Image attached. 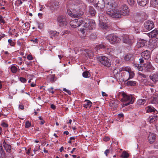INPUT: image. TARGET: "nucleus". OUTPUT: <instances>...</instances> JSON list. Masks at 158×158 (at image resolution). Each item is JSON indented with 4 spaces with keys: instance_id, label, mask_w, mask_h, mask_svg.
Listing matches in <instances>:
<instances>
[{
    "instance_id": "obj_1",
    "label": "nucleus",
    "mask_w": 158,
    "mask_h": 158,
    "mask_svg": "<svg viewBox=\"0 0 158 158\" xmlns=\"http://www.w3.org/2000/svg\"><path fill=\"white\" fill-rule=\"evenodd\" d=\"M107 7L106 13L113 18H120L121 15L123 16L128 15L129 13V9L127 6L124 5L122 6L120 11L116 9L117 2L114 0H111L106 4Z\"/></svg>"
},
{
    "instance_id": "obj_2",
    "label": "nucleus",
    "mask_w": 158,
    "mask_h": 158,
    "mask_svg": "<svg viewBox=\"0 0 158 158\" xmlns=\"http://www.w3.org/2000/svg\"><path fill=\"white\" fill-rule=\"evenodd\" d=\"M77 22L79 23V24L80 26L81 25L84 24L83 26V27L81 28L80 31L83 35L82 39H85L84 37L85 36L86 34L85 33L87 32L89 30L93 29L96 26L94 22L89 20V19H85L84 20H83L82 18H80L76 19Z\"/></svg>"
},
{
    "instance_id": "obj_3",
    "label": "nucleus",
    "mask_w": 158,
    "mask_h": 158,
    "mask_svg": "<svg viewBox=\"0 0 158 158\" xmlns=\"http://www.w3.org/2000/svg\"><path fill=\"white\" fill-rule=\"evenodd\" d=\"M117 94L118 97L121 98V102L124 103L122 105L123 107L133 103L134 98L131 95H127L124 92H119Z\"/></svg>"
},
{
    "instance_id": "obj_4",
    "label": "nucleus",
    "mask_w": 158,
    "mask_h": 158,
    "mask_svg": "<svg viewBox=\"0 0 158 158\" xmlns=\"http://www.w3.org/2000/svg\"><path fill=\"white\" fill-rule=\"evenodd\" d=\"M70 6L73 10L82 9V7H85V4L80 0H74L70 2Z\"/></svg>"
},
{
    "instance_id": "obj_5",
    "label": "nucleus",
    "mask_w": 158,
    "mask_h": 158,
    "mask_svg": "<svg viewBox=\"0 0 158 158\" xmlns=\"http://www.w3.org/2000/svg\"><path fill=\"white\" fill-rule=\"evenodd\" d=\"M57 21L60 27H65L69 23V20L66 16L62 15L57 17Z\"/></svg>"
},
{
    "instance_id": "obj_6",
    "label": "nucleus",
    "mask_w": 158,
    "mask_h": 158,
    "mask_svg": "<svg viewBox=\"0 0 158 158\" xmlns=\"http://www.w3.org/2000/svg\"><path fill=\"white\" fill-rule=\"evenodd\" d=\"M98 60L102 65L109 67L111 65L110 59L105 56H101L98 58Z\"/></svg>"
},
{
    "instance_id": "obj_7",
    "label": "nucleus",
    "mask_w": 158,
    "mask_h": 158,
    "mask_svg": "<svg viewBox=\"0 0 158 158\" xmlns=\"http://www.w3.org/2000/svg\"><path fill=\"white\" fill-rule=\"evenodd\" d=\"M144 31H147L151 30L154 27V23L152 21L148 20L144 23Z\"/></svg>"
},
{
    "instance_id": "obj_8",
    "label": "nucleus",
    "mask_w": 158,
    "mask_h": 158,
    "mask_svg": "<svg viewBox=\"0 0 158 158\" xmlns=\"http://www.w3.org/2000/svg\"><path fill=\"white\" fill-rule=\"evenodd\" d=\"M94 2L98 9H101L104 7L105 3L104 0H94Z\"/></svg>"
},
{
    "instance_id": "obj_9",
    "label": "nucleus",
    "mask_w": 158,
    "mask_h": 158,
    "mask_svg": "<svg viewBox=\"0 0 158 158\" xmlns=\"http://www.w3.org/2000/svg\"><path fill=\"white\" fill-rule=\"evenodd\" d=\"M81 9H77L73 10V18H79L84 14V12L81 11Z\"/></svg>"
},
{
    "instance_id": "obj_10",
    "label": "nucleus",
    "mask_w": 158,
    "mask_h": 158,
    "mask_svg": "<svg viewBox=\"0 0 158 158\" xmlns=\"http://www.w3.org/2000/svg\"><path fill=\"white\" fill-rule=\"evenodd\" d=\"M148 44L151 48H156L158 46V40H148Z\"/></svg>"
},
{
    "instance_id": "obj_11",
    "label": "nucleus",
    "mask_w": 158,
    "mask_h": 158,
    "mask_svg": "<svg viewBox=\"0 0 158 158\" xmlns=\"http://www.w3.org/2000/svg\"><path fill=\"white\" fill-rule=\"evenodd\" d=\"M49 33L50 35L51 38L52 39H60L59 37V33L56 31H49Z\"/></svg>"
},
{
    "instance_id": "obj_12",
    "label": "nucleus",
    "mask_w": 158,
    "mask_h": 158,
    "mask_svg": "<svg viewBox=\"0 0 158 158\" xmlns=\"http://www.w3.org/2000/svg\"><path fill=\"white\" fill-rule=\"evenodd\" d=\"M59 2L57 1H55L52 2L50 6V9L52 11L56 10L59 5Z\"/></svg>"
},
{
    "instance_id": "obj_13",
    "label": "nucleus",
    "mask_w": 158,
    "mask_h": 158,
    "mask_svg": "<svg viewBox=\"0 0 158 158\" xmlns=\"http://www.w3.org/2000/svg\"><path fill=\"white\" fill-rule=\"evenodd\" d=\"M146 112L148 113H154L156 114L157 113L156 110L151 106H149L145 108Z\"/></svg>"
},
{
    "instance_id": "obj_14",
    "label": "nucleus",
    "mask_w": 158,
    "mask_h": 158,
    "mask_svg": "<svg viewBox=\"0 0 158 158\" xmlns=\"http://www.w3.org/2000/svg\"><path fill=\"white\" fill-rule=\"evenodd\" d=\"M156 135L153 133H150L148 137V139L150 143H153L155 140Z\"/></svg>"
},
{
    "instance_id": "obj_15",
    "label": "nucleus",
    "mask_w": 158,
    "mask_h": 158,
    "mask_svg": "<svg viewBox=\"0 0 158 158\" xmlns=\"http://www.w3.org/2000/svg\"><path fill=\"white\" fill-rule=\"evenodd\" d=\"M119 102L117 100H113L110 102V105L114 108H116L119 103Z\"/></svg>"
},
{
    "instance_id": "obj_16",
    "label": "nucleus",
    "mask_w": 158,
    "mask_h": 158,
    "mask_svg": "<svg viewBox=\"0 0 158 158\" xmlns=\"http://www.w3.org/2000/svg\"><path fill=\"white\" fill-rule=\"evenodd\" d=\"M157 120H158V116L155 114L150 116L148 119V121L150 123L155 122Z\"/></svg>"
},
{
    "instance_id": "obj_17",
    "label": "nucleus",
    "mask_w": 158,
    "mask_h": 158,
    "mask_svg": "<svg viewBox=\"0 0 158 158\" xmlns=\"http://www.w3.org/2000/svg\"><path fill=\"white\" fill-rule=\"evenodd\" d=\"M92 104V103L90 101L86 99L84 102L83 106L86 108H90Z\"/></svg>"
},
{
    "instance_id": "obj_18",
    "label": "nucleus",
    "mask_w": 158,
    "mask_h": 158,
    "mask_svg": "<svg viewBox=\"0 0 158 158\" xmlns=\"http://www.w3.org/2000/svg\"><path fill=\"white\" fill-rule=\"evenodd\" d=\"M78 23L79 22H77V20L75 19L71 21L70 22V24L72 27L75 28L80 26Z\"/></svg>"
},
{
    "instance_id": "obj_19",
    "label": "nucleus",
    "mask_w": 158,
    "mask_h": 158,
    "mask_svg": "<svg viewBox=\"0 0 158 158\" xmlns=\"http://www.w3.org/2000/svg\"><path fill=\"white\" fill-rule=\"evenodd\" d=\"M158 34V31L157 30H154L148 34V35L150 38H154L156 37Z\"/></svg>"
},
{
    "instance_id": "obj_20",
    "label": "nucleus",
    "mask_w": 158,
    "mask_h": 158,
    "mask_svg": "<svg viewBox=\"0 0 158 158\" xmlns=\"http://www.w3.org/2000/svg\"><path fill=\"white\" fill-rule=\"evenodd\" d=\"M150 79L154 83H156L158 81V74L154 73L149 76Z\"/></svg>"
},
{
    "instance_id": "obj_21",
    "label": "nucleus",
    "mask_w": 158,
    "mask_h": 158,
    "mask_svg": "<svg viewBox=\"0 0 158 158\" xmlns=\"http://www.w3.org/2000/svg\"><path fill=\"white\" fill-rule=\"evenodd\" d=\"M146 40H139L137 42V46L138 48L143 47L144 46Z\"/></svg>"
},
{
    "instance_id": "obj_22",
    "label": "nucleus",
    "mask_w": 158,
    "mask_h": 158,
    "mask_svg": "<svg viewBox=\"0 0 158 158\" xmlns=\"http://www.w3.org/2000/svg\"><path fill=\"white\" fill-rule=\"evenodd\" d=\"M106 37L107 40H116L118 38V37L117 36L113 34L109 35Z\"/></svg>"
},
{
    "instance_id": "obj_23",
    "label": "nucleus",
    "mask_w": 158,
    "mask_h": 158,
    "mask_svg": "<svg viewBox=\"0 0 158 158\" xmlns=\"http://www.w3.org/2000/svg\"><path fill=\"white\" fill-rule=\"evenodd\" d=\"M148 0H137V2L139 5L144 6L148 2Z\"/></svg>"
},
{
    "instance_id": "obj_24",
    "label": "nucleus",
    "mask_w": 158,
    "mask_h": 158,
    "mask_svg": "<svg viewBox=\"0 0 158 158\" xmlns=\"http://www.w3.org/2000/svg\"><path fill=\"white\" fill-rule=\"evenodd\" d=\"M133 55L131 54H127L124 57V60L127 61H130L133 59Z\"/></svg>"
},
{
    "instance_id": "obj_25",
    "label": "nucleus",
    "mask_w": 158,
    "mask_h": 158,
    "mask_svg": "<svg viewBox=\"0 0 158 158\" xmlns=\"http://www.w3.org/2000/svg\"><path fill=\"white\" fill-rule=\"evenodd\" d=\"M141 55L143 57V56L144 58L148 59L150 56L149 52L148 51L146 50L142 53Z\"/></svg>"
},
{
    "instance_id": "obj_26",
    "label": "nucleus",
    "mask_w": 158,
    "mask_h": 158,
    "mask_svg": "<svg viewBox=\"0 0 158 158\" xmlns=\"http://www.w3.org/2000/svg\"><path fill=\"white\" fill-rule=\"evenodd\" d=\"M153 67L150 63H148L144 65V69L147 71H149L150 70H152Z\"/></svg>"
},
{
    "instance_id": "obj_27",
    "label": "nucleus",
    "mask_w": 158,
    "mask_h": 158,
    "mask_svg": "<svg viewBox=\"0 0 158 158\" xmlns=\"http://www.w3.org/2000/svg\"><path fill=\"white\" fill-rule=\"evenodd\" d=\"M0 158H6L5 153L2 146H1L0 147Z\"/></svg>"
},
{
    "instance_id": "obj_28",
    "label": "nucleus",
    "mask_w": 158,
    "mask_h": 158,
    "mask_svg": "<svg viewBox=\"0 0 158 158\" xmlns=\"http://www.w3.org/2000/svg\"><path fill=\"white\" fill-rule=\"evenodd\" d=\"M151 4L154 7H158V0H151Z\"/></svg>"
},
{
    "instance_id": "obj_29",
    "label": "nucleus",
    "mask_w": 158,
    "mask_h": 158,
    "mask_svg": "<svg viewBox=\"0 0 158 158\" xmlns=\"http://www.w3.org/2000/svg\"><path fill=\"white\" fill-rule=\"evenodd\" d=\"M99 19L100 21V24L102 26V27L106 29L107 27V24L105 22H103L102 18H100V17H99Z\"/></svg>"
},
{
    "instance_id": "obj_30",
    "label": "nucleus",
    "mask_w": 158,
    "mask_h": 158,
    "mask_svg": "<svg viewBox=\"0 0 158 158\" xmlns=\"http://www.w3.org/2000/svg\"><path fill=\"white\" fill-rule=\"evenodd\" d=\"M89 11L90 14L92 16H94L96 13L95 10L92 6H90L89 8Z\"/></svg>"
},
{
    "instance_id": "obj_31",
    "label": "nucleus",
    "mask_w": 158,
    "mask_h": 158,
    "mask_svg": "<svg viewBox=\"0 0 158 158\" xmlns=\"http://www.w3.org/2000/svg\"><path fill=\"white\" fill-rule=\"evenodd\" d=\"M129 154L126 151H123L121 155V157L123 158H128Z\"/></svg>"
},
{
    "instance_id": "obj_32",
    "label": "nucleus",
    "mask_w": 158,
    "mask_h": 158,
    "mask_svg": "<svg viewBox=\"0 0 158 158\" xmlns=\"http://www.w3.org/2000/svg\"><path fill=\"white\" fill-rule=\"evenodd\" d=\"M128 73L129 75V77L127 80H128L133 78L134 76V74L133 71H128Z\"/></svg>"
},
{
    "instance_id": "obj_33",
    "label": "nucleus",
    "mask_w": 158,
    "mask_h": 158,
    "mask_svg": "<svg viewBox=\"0 0 158 158\" xmlns=\"http://www.w3.org/2000/svg\"><path fill=\"white\" fill-rule=\"evenodd\" d=\"M146 101L144 99H139L137 101V103L139 105H143L146 102Z\"/></svg>"
},
{
    "instance_id": "obj_34",
    "label": "nucleus",
    "mask_w": 158,
    "mask_h": 158,
    "mask_svg": "<svg viewBox=\"0 0 158 158\" xmlns=\"http://www.w3.org/2000/svg\"><path fill=\"white\" fill-rule=\"evenodd\" d=\"M6 151L8 152H10L11 150V146L10 145L8 144L6 145L4 147Z\"/></svg>"
},
{
    "instance_id": "obj_35",
    "label": "nucleus",
    "mask_w": 158,
    "mask_h": 158,
    "mask_svg": "<svg viewBox=\"0 0 158 158\" xmlns=\"http://www.w3.org/2000/svg\"><path fill=\"white\" fill-rule=\"evenodd\" d=\"M4 54L6 55L4 57L6 59H9L11 58V54H10L8 52L5 51L4 52Z\"/></svg>"
},
{
    "instance_id": "obj_36",
    "label": "nucleus",
    "mask_w": 158,
    "mask_h": 158,
    "mask_svg": "<svg viewBox=\"0 0 158 158\" xmlns=\"http://www.w3.org/2000/svg\"><path fill=\"white\" fill-rule=\"evenodd\" d=\"M127 84L129 85L134 86L136 84V82L135 81H129L127 82Z\"/></svg>"
},
{
    "instance_id": "obj_37",
    "label": "nucleus",
    "mask_w": 158,
    "mask_h": 158,
    "mask_svg": "<svg viewBox=\"0 0 158 158\" xmlns=\"http://www.w3.org/2000/svg\"><path fill=\"white\" fill-rule=\"evenodd\" d=\"M11 70L13 73H16L17 71V68L15 66H13L10 68Z\"/></svg>"
},
{
    "instance_id": "obj_38",
    "label": "nucleus",
    "mask_w": 158,
    "mask_h": 158,
    "mask_svg": "<svg viewBox=\"0 0 158 158\" xmlns=\"http://www.w3.org/2000/svg\"><path fill=\"white\" fill-rule=\"evenodd\" d=\"M151 103L154 104H156L157 103V99L152 97L151 98Z\"/></svg>"
},
{
    "instance_id": "obj_39",
    "label": "nucleus",
    "mask_w": 158,
    "mask_h": 158,
    "mask_svg": "<svg viewBox=\"0 0 158 158\" xmlns=\"http://www.w3.org/2000/svg\"><path fill=\"white\" fill-rule=\"evenodd\" d=\"M127 1L131 6L134 5L135 3V0H127Z\"/></svg>"
},
{
    "instance_id": "obj_40",
    "label": "nucleus",
    "mask_w": 158,
    "mask_h": 158,
    "mask_svg": "<svg viewBox=\"0 0 158 158\" xmlns=\"http://www.w3.org/2000/svg\"><path fill=\"white\" fill-rule=\"evenodd\" d=\"M73 11H72L69 10H67V13L71 17H73V10H72Z\"/></svg>"
},
{
    "instance_id": "obj_41",
    "label": "nucleus",
    "mask_w": 158,
    "mask_h": 158,
    "mask_svg": "<svg viewBox=\"0 0 158 158\" xmlns=\"http://www.w3.org/2000/svg\"><path fill=\"white\" fill-rule=\"evenodd\" d=\"M123 42L129 45H131L133 43L131 40H123Z\"/></svg>"
},
{
    "instance_id": "obj_42",
    "label": "nucleus",
    "mask_w": 158,
    "mask_h": 158,
    "mask_svg": "<svg viewBox=\"0 0 158 158\" xmlns=\"http://www.w3.org/2000/svg\"><path fill=\"white\" fill-rule=\"evenodd\" d=\"M15 40H8V42L10 46H14L15 44V42H14Z\"/></svg>"
},
{
    "instance_id": "obj_43",
    "label": "nucleus",
    "mask_w": 158,
    "mask_h": 158,
    "mask_svg": "<svg viewBox=\"0 0 158 158\" xmlns=\"http://www.w3.org/2000/svg\"><path fill=\"white\" fill-rule=\"evenodd\" d=\"M31 126V123L28 121H27L25 123V128H28L30 127Z\"/></svg>"
},
{
    "instance_id": "obj_44",
    "label": "nucleus",
    "mask_w": 158,
    "mask_h": 158,
    "mask_svg": "<svg viewBox=\"0 0 158 158\" xmlns=\"http://www.w3.org/2000/svg\"><path fill=\"white\" fill-rule=\"evenodd\" d=\"M48 77L50 78V81L51 82H53L54 81V75H52L49 76Z\"/></svg>"
},
{
    "instance_id": "obj_45",
    "label": "nucleus",
    "mask_w": 158,
    "mask_h": 158,
    "mask_svg": "<svg viewBox=\"0 0 158 158\" xmlns=\"http://www.w3.org/2000/svg\"><path fill=\"white\" fill-rule=\"evenodd\" d=\"M89 73L88 72H84L82 73L83 76L85 78L89 77Z\"/></svg>"
},
{
    "instance_id": "obj_46",
    "label": "nucleus",
    "mask_w": 158,
    "mask_h": 158,
    "mask_svg": "<svg viewBox=\"0 0 158 158\" xmlns=\"http://www.w3.org/2000/svg\"><path fill=\"white\" fill-rule=\"evenodd\" d=\"M108 41L111 44H113L114 45H115V44H116L117 43H118V41L119 40H108Z\"/></svg>"
},
{
    "instance_id": "obj_47",
    "label": "nucleus",
    "mask_w": 158,
    "mask_h": 158,
    "mask_svg": "<svg viewBox=\"0 0 158 158\" xmlns=\"http://www.w3.org/2000/svg\"><path fill=\"white\" fill-rule=\"evenodd\" d=\"M5 21L4 19V18L2 16L0 15V23H5Z\"/></svg>"
},
{
    "instance_id": "obj_48",
    "label": "nucleus",
    "mask_w": 158,
    "mask_h": 158,
    "mask_svg": "<svg viewBox=\"0 0 158 158\" xmlns=\"http://www.w3.org/2000/svg\"><path fill=\"white\" fill-rule=\"evenodd\" d=\"M69 32L70 33V31H63L61 33V34L60 35H61L62 36V35H66V34H69Z\"/></svg>"
},
{
    "instance_id": "obj_49",
    "label": "nucleus",
    "mask_w": 158,
    "mask_h": 158,
    "mask_svg": "<svg viewBox=\"0 0 158 158\" xmlns=\"http://www.w3.org/2000/svg\"><path fill=\"white\" fill-rule=\"evenodd\" d=\"M63 90L64 91H65V92H66V93L69 95H70L71 94V92L69 90L65 88H63Z\"/></svg>"
},
{
    "instance_id": "obj_50",
    "label": "nucleus",
    "mask_w": 158,
    "mask_h": 158,
    "mask_svg": "<svg viewBox=\"0 0 158 158\" xmlns=\"http://www.w3.org/2000/svg\"><path fill=\"white\" fill-rule=\"evenodd\" d=\"M136 66L137 67V68L139 70H141L143 69V67L139 64H136Z\"/></svg>"
},
{
    "instance_id": "obj_51",
    "label": "nucleus",
    "mask_w": 158,
    "mask_h": 158,
    "mask_svg": "<svg viewBox=\"0 0 158 158\" xmlns=\"http://www.w3.org/2000/svg\"><path fill=\"white\" fill-rule=\"evenodd\" d=\"M1 125L2 127H7L8 126V124L5 122H2Z\"/></svg>"
},
{
    "instance_id": "obj_52",
    "label": "nucleus",
    "mask_w": 158,
    "mask_h": 158,
    "mask_svg": "<svg viewBox=\"0 0 158 158\" xmlns=\"http://www.w3.org/2000/svg\"><path fill=\"white\" fill-rule=\"evenodd\" d=\"M20 81L23 83H25L26 81L25 78L23 77H20L19 78Z\"/></svg>"
},
{
    "instance_id": "obj_53",
    "label": "nucleus",
    "mask_w": 158,
    "mask_h": 158,
    "mask_svg": "<svg viewBox=\"0 0 158 158\" xmlns=\"http://www.w3.org/2000/svg\"><path fill=\"white\" fill-rule=\"evenodd\" d=\"M53 88L52 87H51L50 88H49L48 89V90L50 93H51L52 94H53L54 93V91L53 90Z\"/></svg>"
},
{
    "instance_id": "obj_54",
    "label": "nucleus",
    "mask_w": 158,
    "mask_h": 158,
    "mask_svg": "<svg viewBox=\"0 0 158 158\" xmlns=\"http://www.w3.org/2000/svg\"><path fill=\"white\" fill-rule=\"evenodd\" d=\"M115 65H116V64H119L121 62V61L120 59H115Z\"/></svg>"
},
{
    "instance_id": "obj_55",
    "label": "nucleus",
    "mask_w": 158,
    "mask_h": 158,
    "mask_svg": "<svg viewBox=\"0 0 158 158\" xmlns=\"http://www.w3.org/2000/svg\"><path fill=\"white\" fill-rule=\"evenodd\" d=\"M27 59L29 60H32L33 59V57L31 55H28L27 57Z\"/></svg>"
},
{
    "instance_id": "obj_56",
    "label": "nucleus",
    "mask_w": 158,
    "mask_h": 158,
    "mask_svg": "<svg viewBox=\"0 0 158 158\" xmlns=\"http://www.w3.org/2000/svg\"><path fill=\"white\" fill-rule=\"evenodd\" d=\"M99 47L101 48H105L106 47V45L105 44H100L99 45Z\"/></svg>"
},
{
    "instance_id": "obj_57",
    "label": "nucleus",
    "mask_w": 158,
    "mask_h": 158,
    "mask_svg": "<svg viewBox=\"0 0 158 158\" xmlns=\"http://www.w3.org/2000/svg\"><path fill=\"white\" fill-rule=\"evenodd\" d=\"M139 75L142 77L143 78H146L148 76L146 75L143 74H142L141 73H140L139 74Z\"/></svg>"
},
{
    "instance_id": "obj_58",
    "label": "nucleus",
    "mask_w": 158,
    "mask_h": 158,
    "mask_svg": "<svg viewBox=\"0 0 158 158\" xmlns=\"http://www.w3.org/2000/svg\"><path fill=\"white\" fill-rule=\"evenodd\" d=\"M110 152V150L109 149H106L105 152V153L106 156H107L108 154Z\"/></svg>"
},
{
    "instance_id": "obj_59",
    "label": "nucleus",
    "mask_w": 158,
    "mask_h": 158,
    "mask_svg": "<svg viewBox=\"0 0 158 158\" xmlns=\"http://www.w3.org/2000/svg\"><path fill=\"white\" fill-rule=\"evenodd\" d=\"M152 97L157 99L158 97V94L156 93L153 95Z\"/></svg>"
},
{
    "instance_id": "obj_60",
    "label": "nucleus",
    "mask_w": 158,
    "mask_h": 158,
    "mask_svg": "<svg viewBox=\"0 0 158 158\" xmlns=\"http://www.w3.org/2000/svg\"><path fill=\"white\" fill-rule=\"evenodd\" d=\"M110 139L109 138L107 137H105L104 138V140L106 141H108Z\"/></svg>"
},
{
    "instance_id": "obj_61",
    "label": "nucleus",
    "mask_w": 158,
    "mask_h": 158,
    "mask_svg": "<svg viewBox=\"0 0 158 158\" xmlns=\"http://www.w3.org/2000/svg\"><path fill=\"white\" fill-rule=\"evenodd\" d=\"M140 61L139 63L140 64H142L144 62V59L143 58H140L139 59Z\"/></svg>"
},
{
    "instance_id": "obj_62",
    "label": "nucleus",
    "mask_w": 158,
    "mask_h": 158,
    "mask_svg": "<svg viewBox=\"0 0 158 158\" xmlns=\"http://www.w3.org/2000/svg\"><path fill=\"white\" fill-rule=\"evenodd\" d=\"M5 36V35L4 34L1 33L0 34V40L3 38Z\"/></svg>"
},
{
    "instance_id": "obj_63",
    "label": "nucleus",
    "mask_w": 158,
    "mask_h": 158,
    "mask_svg": "<svg viewBox=\"0 0 158 158\" xmlns=\"http://www.w3.org/2000/svg\"><path fill=\"white\" fill-rule=\"evenodd\" d=\"M51 108L53 109V110H55L56 108V106L54 104L51 105Z\"/></svg>"
},
{
    "instance_id": "obj_64",
    "label": "nucleus",
    "mask_w": 158,
    "mask_h": 158,
    "mask_svg": "<svg viewBox=\"0 0 158 158\" xmlns=\"http://www.w3.org/2000/svg\"><path fill=\"white\" fill-rule=\"evenodd\" d=\"M19 108L21 110H23L24 109V106L22 105H19Z\"/></svg>"
}]
</instances>
